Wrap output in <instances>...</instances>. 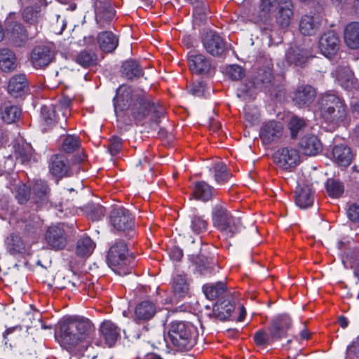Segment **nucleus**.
<instances>
[{
	"label": "nucleus",
	"mask_w": 359,
	"mask_h": 359,
	"mask_svg": "<svg viewBox=\"0 0 359 359\" xmlns=\"http://www.w3.org/2000/svg\"><path fill=\"white\" fill-rule=\"evenodd\" d=\"M115 114L119 121L128 125L136 124L143 121L150 111L157 117L163 114L161 111L142 91H133L127 86H120L114 99Z\"/></svg>",
	"instance_id": "1"
},
{
	"label": "nucleus",
	"mask_w": 359,
	"mask_h": 359,
	"mask_svg": "<svg viewBox=\"0 0 359 359\" xmlns=\"http://www.w3.org/2000/svg\"><path fill=\"white\" fill-rule=\"evenodd\" d=\"M133 259L128 254L127 245L123 241H118L109 250L107 260L108 265L115 273L125 276L131 272V268L128 266Z\"/></svg>",
	"instance_id": "2"
},
{
	"label": "nucleus",
	"mask_w": 359,
	"mask_h": 359,
	"mask_svg": "<svg viewBox=\"0 0 359 359\" xmlns=\"http://www.w3.org/2000/svg\"><path fill=\"white\" fill-rule=\"evenodd\" d=\"M194 328L188 323L173 321L170 323L168 337L170 342L180 350H189L194 343Z\"/></svg>",
	"instance_id": "3"
},
{
	"label": "nucleus",
	"mask_w": 359,
	"mask_h": 359,
	"mask_svg": "<svg viewBox=\"0 0 359 359\" xmlns=\"http://www.w3.org/2000/svg\"><path fill=\"white\" fill-rule=\"evenodd\" d=\"M274 161L280 168L291 172L300 163L301 158L296 149L287 147L274 154Z\"/></svg>",
	"instance_id": "4"
},
{
	"label": "nucleus",
	"mask_w": 359,
	"mask_h": 359,
	"mask_svg": "<svg viewBox=\"0 0 359 359\" xmlns=\"http://www.w3.org/2000/svg\"><path fill=\"white\" fill-rule=\"evenodd\" d=\"M66 330L72 332L78 331L76 339L86 344H89L95 335L93 324L85 318H71L70 325Z\"/></svg>",
	"instance_id": "5"
},
{
	"label": "nucleus",
	"mask_w": 359,
	"mask_h": 359,
	"mask_svg": "<svg viewBox=\"0 0 359 359\" xmlns=\"http://www.w3.org/2000/svg\"><path fill=\"white\" fill-rule=\"evenodd\" d=\"M201 41L205 50L212 56H221L226 51V44L224 40L215 31L205 32L201 36Z\"/></svg>",
	"instance_id": "6"
},
{
	"label": "nucleus",
	"mask_w": 359,
	"mask_h": 359,
	"mask_svg": "<svg viewBox=\"0 0 359 359\" xmlns=\"http://www.w3.org/2000/svg\"><path fill=\"white\" fill-rule=\"evenodd\" d=\"M45 240L51 249H63L67 244V236L63 226L61 224L49 226L45 233Z\"/></svg>",
	"instance_id": "7"
},
{
	"label": "nucleus",
	"mask_w": 359,
	"mask_h": 359,
	"mask_svg": "<svg viewBox=\"0 0 359 359\" xmlns=\"http://www.w3.org/2000/svg\"><path fill=\"white\" fill-rule=\"evenodd\" d=\"M110 222L118 231L130 230L134 226L133 216L128 210L123 207L115 208L111 211Z\"/></svg>",
	"instance_id": "8"
},
{
	"label": "nucleus",
	"mask_w": 359,
	"mask_h": 359,
	"mask_svg": "<svg viewBox=\"0 0 359 359\" xmlns=\"http://www.w3.org/2000/svg\"><path fill=\"white\" fill-rule=\"evenodd\" d=\"M54 53L47 46H39L33 48L30 53V62L35 69H42L54 59Z\"/></svg>",
	"instance_id": "9"
},
{
	"label": "nucleus",
	"mask_w": 359,
	"mask_h": 359,
	"mask_svg": "<svg viewBox=\"0 0 359 359\" xmlns=\"http://www.w3.org/2000/svg\"><path fill=\"white\" fill-rule=\"evenodd\" d=\"M339 39L337 34L332 31L324 33L318 41L320 53L326 57L334 56L339 50Z\"/></svg>",
	"instance_id": "10"
},
{
	"label": "nucleus",
	"mask_w": 359,
	"mask_h": 359,
	"mask_svg": "<svg viewBox=\"0 0 359 359\" xmlns=\"http://www.w3.org/2000/svg\"><path fill=\"white\" fill-rule=\"evenodd\" d=\"M283 126L281 122L270 121L261 128L259 136L264 144H271L278 140L283 134Z\"/></svg>",
	"instance_id": "11"
},
{
	"label": "nucleus",
	"mask_w": 359,
	"mask_h": 359,
	"mask_svg": "<svg viewBox=\"0 0 359 359\" xmlns=\"http://www.w3.org/2000/svg\"><path fill=\"white\" fill-rule=\"evenodd\" d=\"M94 6L97 23L104 28L114 17V11L107 0H95Z\"/></svg>",
	"instance_id": "12"
},
{
	"label": "nucleus",
	"mask_w": 359,
	"mask_h": 359,
	"mask_svg": "<svg viewBox=\"0 0 359 359\" xmlns=\"http://www.w3.org/2000/svg\"><path fill=\"white\" fill-rule=\"evenodd\" d=\"M290 322V318L287 315H280L272 320L269 331L273 341L287 336Z\"/></svg>",
	"instance_id": "13"
},
{
	"label": "nucleus",
	"mask_w": 359,
	"mask_h": 359,
	"mask_svg": "<svg viewBox=\"0 0 359 359\" xmlns=\"http://www.w3.org/2000/svg\"><path fill=\"white\" fill-rule=\"evenodd\" d=\"M6 37L14 46H22L29 39L28 34L24 27L18 22H13L8 25Z\"/></svg>",
	"instance_id": "14"
},
{
	"label": "nucleus",
	"mask_w": 359,
	"mask_h": 359,
	"mask_svg": "<svg viewBox=\"0 0 359 359\" xmlns=\"http://www.w3.org/2000/svg\"><path fill=\"white\" fill-rule=\"evenodd\" d=\"M322 16L319 13L306 14L299 21V31L306 36L315 34L320 29Z\"/></svg>",
	"instance_id": "15"
},
{
	"label": "nucleus",
	"mask_w": 359,
	"mask_h": 359,
	"mask_svg": "<svg viewBox=\"0 0 359 359\" xmlns=\"http://www.w3.org/2000/svg\"><path fill=\"white\" fill-rule=\"evenodd\" d=\"M316 96V90L311 86H302L298 87L293 96L294 104L302 108L309 106L315 100Z\"/></svg>",
	"instance_id": "16"
},
{
	"label": "nucleus",
	"mask_w": 359,
	"mask_h": 359,
	"mask_svg": "<svg viewBox=\"0 0 359 359\" xmlns=\"http://www.w3.org/2000/svg\"><path fill=\"white\" fill-rule=\"evenodd\" d=\"M120 332L121 329L110 320H104L100 327V336L109 347L116 344L120 337Z\"/></svg>",
	"instance_id": "17"
},
{
	"label": "nucleus",
	"mask_w": 359,
	"mask_h": 359,
	"mask_svg": "<svg viewBox=\"0 0 359 359\" xmlns=\"http://www.w3.org/2000/svg\"><path fill=\"white\" fill-rule=\"evenodd\" d=\"M9 94L14 97H22L28 91V81L23 74L14 75L8 86Z\"/></svg>",
	"instance_id": "18"
},
{
	"label": "nucleus",
	"mask_w": 359,
	"mask_h": 359,
	"mask_svg": "<svg viewBox=\"0 0 359 359\" xmlns=\"http://www.w3.org/2000/svg\"><path fill=\"white\" fill-rule=\"evenodd\" d=\"M299 146L303 154L306 156H316L323 149L322 143L314 135H306L300 140Z\"/></svg>",
	"instance_id": "19"
},
{
	"label": "nucleus",
	"mask_w": 359,
	"mask_h": 359,
	"mask_svg": "<svg viewBox=\"0 0 359 359\" xmlns=\"http://www.w3.org/2000/svg\"><path fill=\"white\" fill-rule=\"evenodd\" d=\"M50 172L59 179L68 175L69 164L65 157L60 154L51 156L49 163Z\"/></svg>",
	"instance_id": "20"
},
{
	"label": "nucleus",
	"mask_w": 359,
	"mask_h": 359,
	"mask_svg": "<svg viewBox=\"0 0 359 359\" xmlns=\"http://www.w3.org/2000/svg\"><path fill=\"white\" fill-rule=\"evenodd\" d=\"M293 16V4L291 0H281L278 4L276 22L281 27H287Z\"/></svg>",
	"instance_id": "21"
},
{
	"label": "nucleus",
	"mask_w": 359,
	"mask_h": 359,
	"mask_svg": "<svg viewBox=\"0 0 359 359\" xmlns=\"http://www.w3.org/2000/svg\"><path fill=\"white\" fill-rule=\"evenodd\" d=\"M97 41L100 50L107 53H112L118 45V37L108 31L99 33Z\"/></svg>",
	"instance_id": "22"
},
{
	"label": "nucleus",
	"mask_w": 359,
	"mask_h": 359,
	"mask_svg": "<svg viewBox=\"0 0 359 359\" xmlns=\"http://www.w3.org/2000/svg\"><path fill=\"white\" fill-rule=\"evenodd\" d=\"M156 313V307L152 302L142 301L135 307V319L137 322L147 321L151 319Z\"/></svg>",
	"instance_id": "23"
},
{
	"label": "nucleus",
	"mask_w": 359,
	"mask_h": 359,
	"mask_svg": "<svg viewBox=\"0 0 359 359\" xmlns=\"http://www.w3.org/2000/svg\"><path fill=\"white\" fill-rule=\"evenodd\" d=\"M314 201L313 192L309 185L299 186L295 191V203L302 209L311 207Z\"/></svg>",
	"instance_id": "24"
},
{
	"label": "nucleus",
	"mask_w": 359,
	"mask_h": 359,
	"mask_svg": "<svg viewBox=\"0 0 359 359\" xmlns=\"http://www.w3.org/2000/svg\"><path fill=\"white\" fill-rule=\"evenodd\" d=\"M344 38L346 46L351 49L359 48V22L348 23L344 31Z\"/></svg>",
	"instance_id": "25"
},
{
	"label": "nucleus",
	"mask_w": 359,
	"mask_h": 359,
	"mask_svg": "<svg viewBox=\"0 0 359 359\" xmlns=\"http://www.w3.org/2000/svg\"><path fill=\"white\" fill-rule=\"evenodd\" d=\"M332 157L339 165L347 167L352 161L353 154L348 147L341 144L334 147Z\"/></svg>",
	"instance_id": "26"
},
{
	"label": "nucleus",
	"mask_w": 359,
	"mask_h": 359,
	"mask_svg": "<svg viewBox=\"0 0 359 359\" xmlns=\"http://www.w3.org/2000/svg\"><path fill=\"white\" fill-rule=\"evenodd\" d=\"M18 66L17 57L11 49L4 48L0 50V69L4 72L14 71Z\"/></svg>",
	"instance_id": "27"
},
{
	"label": "nucleus",
	"mask_w": 359,
	"mask_h": 359,
	"mask_svg": "<svg viewBox=\"0 0 359 359\" xmlns=\"http://www.w3.org/2000/svg\"><path fill=\"white\" fill-rule=\"evenodd\" d=\"M0 114L4 122L12 123L20 116L21 109L10 101H5L0 107Z\"/></svg>",
	"instance_id": "28"
},
{
	"label": "nucleus",
	"mask_w": 359,
	"mask_h": 359,
	"mask_svg": "<svg viewBox=\"0 0 359 359\" xmlns=\"http://www.w3.org/2000/svg\"><path fill=\"white\" fill-rule=\"evenodd\" d=\"M70 325V318L64 320L60 325V336L62 344L67 348H71L81 343V339H77L78 331H69L66 328Z\"/></svg>",
	"instance_id": "29"
},
{
	"label": "nucleus",
	"mask_w": 359,
	"mask_h": 359,
	"mask_svg": "<svg viewBox=\"0 0 359 359\" xmlns=\"http://www.w3.org/2000/svg\"><path fill=\"white\" fill-rule=\"evenodd\" d=\"M234 309V304L230 300H219L213 307V314L216 318L225 320L231 316Z\"/></svg>",
	"instance_id": "30"
},
{
	"label": "nucleus",
	"mask_w": 359,
	"mask_h": 359,
	"mask_svg": "<svg viewBox=\"0 0 359 359\" xmlns=\"http://www.w3.org/2000/svg\"><path fill=\"white\" fill-rule=\"evenodd\" d=\"M189 67L193 73L198 74L209 70L210 62L201 54H191L189 57Z\"/></svg>",
	"instance_id": "31"
},
{
	"label": "nucleus",
	"mask_w": 359,
	"mask_h": 359,
	"mask_svg": "<svg viewBox=\"0 0 359 359\" xmlns=\"http://www.w3.org/2000/svg\"><path fill=\"white\" fill-rule=\"evenodd\" d=\"M309 52L299 47H291L286 53V59L288 62L295 66H302L305 64L309 58Z\"/></svg>",
	"instance_id": "32"
},
{
	"label": "nucleus",
	"mask_w": 359,
	"mask_h": 359,
	"mask_svg": "<svg viewBox=\"0 0 359 359\" xmlns=\"http://www.w3.org/2000/svg\"><path fill=\"white\" fill-rule=\"evenodd\" d=\"M172 288L173 296L176 299L184 298L189 292V284L187 278L181 274L174 276Z\"/></svg>",
	"instance_id": "33"
},
{
	"label": "nucleus",
	"mask_w": 359,
	"mask_h": 359,
	"mask_svg": "<svg viewBox=\"0 0 359 359\" xmlns=\"http://www.w3.org/2000/svg\"><path fill=\"white\" fill-rule=\"evenodd\" d=\"M320 113L321 116L326 121L334 123L343 121L346 116V111L344 104H339L337 107H330V109H328L326 114L323 111H320Z\"/></svg>",
	"instance_id": "34"
},
{
	"label": "nucleus",
	"mask_w": 359,
	"mask_h": 359,
	"mask_svg": "<svg viewBox=\"0 0 359 359\" xmlns=\"http://www.w3.org/2000/svg\"><path fill=\"white\" fill-rule=\"evenodd\" d=\"M74 60L82 67L88 68L97 65V55L92 50L84 49L77 53Z\"/></svg>",
	"instance_id": "35"
},
{
	"label": "nucleus",
	"mask_w": 359,
	"mask_h": 359,
	"mask_svg": "<svg viewBox=\"0 0 359 359\" xmlns=\"http://www.w3.org/2000/svg\"><path fill=\"white\" fill-rule=\"evenodd\" d=\"M212 215L213 224L218 230L222 229L224 224L233 217L226 208L221 205H217L213 208Z\"/></svg>",
	"instance_id": "36"
},
{
	"label": "nucleus",
	"mask_w": 359,
	"mask_h": 359,
	"mask_svg": "<svg viewBox=\"0 0 359 359\" xmlns=\"http://www.w3.org/2000/svg\"><path fill=\"white\" fill-rule=\"evenodd\" d=\"M335 76L340 85L349 90L355 83L353 73L348 67H339L335 72Z\"/></svg>",
	"instance_id": "37"
},
{
	"label": "nucleus",
	"mask_w": 359,
	"mask_h": 359,
	"mask_svg": "<svg viewBox=\"0 0 359 359\" xmlns=\"http://www.w3.org/2000/svg\"><path fill=\"white\" fill-rule=\"evenodd\" d=\"M95 247V243L88 236H83L76 243V253L81 257H88L92 254Z\"/></svg>",
	"instance_id": "38"
},
{
	"label": "nucleus",
	"mask_w": 359,
	"mask_h": 359,
	"mask_svg": "<svg viewBox=\"0 0 359 359\" xmlns=\"http://www.w3.org/2000/svg\"><path fill=\"white\" fill-rule=\"evenodd\" d=\"M32 191L36 203L48 201L50 189L46 182L41 180H36L33 184Z\"/></svg>",
	"instance_id": "39"
},
{
	"label": "nucleus",
	"mask_w": 359,
	"mask_h": 359,
	"mask_svg": "<svg viewBox=\"0 0 359 359\" xmlns=\"http://www.w3.org/2000/svg\"><path fill=\"white\" fill-rule=\"evenodd\" d=\"M213 188L204 181L195 184L193 194L196 199L208 201L212 196Z\"/></svg>",
	"instance_id": "40"
},
{
	"label": "nucleus",
	"mask_w": 359,
	"mask_h": 359,
	"mask_svg": "<svg viewBox=\"0 0 359 359\" xmlns=\"http://www.w3.org/2000/svg\"><path fill=\"white\" fill-rule=\"evenodd\" d=\"M242 229V223L238 217H232L226 222L220 231L227 238H232L239 233Z\"/></svg>",
	"instance_id": "41"
},
{
	"label": "nucleus",
	"mask_w": 359,
	"mask_h": 359,
	"mask_svg": "<svg viewBox=\"0 0 359 359\" xmlns=\"http://www.w3.org/2000/svg\"><path fill=\"white\" fill-rule=\"evenodd\" d=\"M339 104H344L342 101L335 95L326 93L321 96L318 102V109L325 114L330 109V107H337Z\"/></svg>",
	"instance_id": "42"
},
{
	"label": "nucleus",
	"mask_w": 359,
	"mask_h": 359,
	"mask_svg": "<svg viewBox=\"0 0 359 359\" xmlns=\"http://www.w3.org/2000/svg\"><path fill=\"white\" fill-rule=\"evenodd\" d=\"M193 20L194 23L201 25L206 22L208 19V8L205 3L196 1L193 5Z\"/></svg>",
	"instance_id": "43"
},
{
	"label": "nucleus",
	"mask_w": 359,
	"mask_h": 359,
	"mask_svg": "<svg viewBox=\"0 0 359 359\" xmlns=\"http://www.w3.org/2000/svg\"><path fill=\"white\" fill-rule=\"evenodd\" d=\"M57 111L53 106H43L41 107V118L45 126L44 129L53 126L58 120Z\"/></svg>",
	"instance_id": "44"
},
{
	"label": "nucleus",
	"mask_w": 359,
	"mask_h": 359,
	"mask_svg": "<svg viewBox=\"0 0 359 359\" xmlns=\"http://www.w3.org/2000/svg\"><path fill=\"white\" fill-rule=\"evenodd\" d=\"M226 287L223 282H217L215 284H206L203 287L205 297L209 299H215L222 295Z\"/></svg>",
	"instance_id": "45"
},
{
	"label": "nucleus",
	"mask_w": 359,
	"mask_h": 359,
	"mask_svg": "<svg viewBox=\"0 0 359 359\" xmlns=\"http://www.w3.org/2000/svg\"><path fill=\"white\" fill-rule=\"evenodd\" d=\"M123 74L129 79H133L142 75V70L139 64L134 60L126 61L122 66Z\"/></svg>",
	"instance_id": "46"
},
{
	"label": "nucleus",
	"mask_w": 359,
	"mask_h": 359,
	"mask_svg": "<svg viewBox=\"0 0 359 359\" xmlns=\"http://www.w3.org/2000/svg\"><path fill=\"white\" fill-rule=\"evenodd\" d=\"M215 180L217 183L223 184L231 177L228 172L226 165L222 162L215 163L212 168Z\"/></svg>",
	"instance_id": "47"
},
{
	"label": "nucleus",
	"mask_w": 359,
	"mask_h": 359,
	"mask_svg": "<svg viewBox=\"0 0 359 359\" xmlns=\"http://www.w3.org/2000/svg\"><path fill=\"white\" fill-rule=\"evenodd\" d=\"M306 121L298 116H292L288 122V128L292 139H297L299 133L306 127Z\"/></svg>",
	"instance_id": "48"
},
{
	"label": "nucleus",
	"mask_w": 359,
	"mask_h": 359,
	"mask_svg": "<svg viewBox=\"0 0 359 359\" xmlns=\"http://www.w3.org/2000/svg\"><path fill=\"white\" fill-rule=\"evenodd\" d=\"M327 192L332 198H339L344 191L343 184L334 179H328L326 182Z\"/></svg>",
	"instance_id": "49"
},
{
	"label": "nucleus",
	"mask_w": 359,
	"mask_h": 359,
	"mask_svg": "<svg viewBox=\"0 0 359 359\" xmlns=\"http://www.w3.org/2000/svg\"><path fill=\"white\" fill-rule=\"evenodd\" d=\"M273 75L270 69L260 70L255 79V85L257 88L267 87L271 82Z\"/></svg>",
	"instance_id": "50"
},
{
	"label": "nucleus",
	"mask_w": 359,
	"mask_h": 359,
	"mask_svg": "<svg viewBox=\"0 0 359 359\" xmlns=\"http://www.w3.org/2000/svg\"><path fill=\"white\" fill-rule=\"evenodd\" d=\"M15 152L16 157L20 158L22 163L29 161L32 154V148L31 145L25 143L18 144L15 147Z\"/></svg>",
	"instance_id": "51"
},
{
	"label": "nucleus",
	"mask_w": 359,
	"mask_h": 359,
	"mask_svg": "<svg viewBox=\"0 0 359 359\" xmlns=\"http://www.w3.org/2000/svg\"><path fill=\"white\" fill-rule=\"evenodd\" d=\"M80 146V141L78 137L67 135L65 137L62 143V150L67 153H72Z\"/></svg>",
	"instance_id": "52"
},
{
	"label": "nucleus",
	"mask_w": 359,
	"mask_h": 359,
	"mask_svg": "<svg viewBox=\"0 0 359 359\" xmlns=\"http://www.w3.org/2000/svg\"><path fill=\"white\" fill-rule=\"evenodd\" d=\"M226 76L233 81H238L245 75L244 69L238 65H231L226 68Z\"/></svg>",
	"instance_id": "53"
},
{
	"label": "nucleus",
	"mask_w": 359,
	"mask_h": 359,
	"mask_svg": "<svg viewBox=\"0 0 359 359\" xmlns=\"http://www.w3.org/2000/svg\"><path fill=\"white\" fill-rule=\"evenodd\" d=\"M254 340L255 344L259 346H265L271 344L273 340L272 339L270 333L268 334L264 330H259L254 335Z\"/></svg>",
	"instance_id": "54"
},
{
	"label": "nucleus",
	"mask_w": 359,
	"mask_h": 359,
	"mask_svg": "<svg viewBox=\"0 0 359 359\" xmlns=\"http://www.w3.org/2000/svg\"><path fill=\"white\" fill-rule=\"evenodd\" d=\"M207 222L201 217L195 215L191 218V227L194 232L200 233L207 229Z\"/></svg>",
	"instance_id": "55"
},
{
	"label": "nucleus",
	"mask_w": 359,
	"mask_h": 359,
	"mask_svg": "<svg viewBox=\"0 0 359 359\" xmlns=\"http://www.w3.org/2000/svg\"><path fill=\"white\" fill-rule=\"evenodd\" d=\"M88 214L92 220H99L105 215V209L99 204H93L88 207Z\"/></svg>",
	"instance_id": "56"
},
{
	"label": "nucleus",
	"mask_w": 359,
	"mask_h": 359,
	"mask_svg": "<svg viewBox=\"0 0 359 359\" xmlns=\"http://www.w3.org/2000/svg\"><path fill=\"white\" fill-rule=\"evenodd\" d=\"M30 189L25 184H22L16 187V198L19 203H24L27 202L29 198Z\"/></svg>",
	"instance_id": "57"
},
{
	"label": "nucleus",
	"mask_w": 359,
	"mask_h": 359,
	"mask_svg": "<svg viewBox=\"0 0 359 359\" xmlns=\"http://www.w3.org/2000/svg\"><path fill=\"white\" fill-rule=\"evenodd\" d=\"M23 18L25 21L32 24H38L39 20V13L32 8H26L23 11Z\"/></svg>",
	"instance_id": "58"
},
{
	"label": "nucleus",
	"mask_w": 359,
	"mask_h": 359,
	"mask_svg": "<svg viewBox=\"0 0 359 359\" xmlns=\"http://www.w3.org/2000/svg\"><path fill=\"white\" fill-rule=\"evenodd\" d=\"M348 218L353 222H359V204L353 203L346 210Z\"/></svg>",
	"instance_id": "59"
},
{
	"label": "nucleus",
	"mask_w": 359,
	"mask_h": 359,
	"mask_svg": "<svg viewBox=\"0 0 359 359\" xmlns=\"http://www.w3.org/2000/svg\"><path fill=\"white\" fill-rule=\"evenodd\" d=\"M122 147V140L120 137L114 136L110 140L109 151L111 155H116Z\"/></svg>",
	"instance_id": "60"
},
{
	"label": "nucleus",
	"mask_w": 359,
	"mask_h": 359,
	"mask_svg": "<svg viewBox=\"0 0 359 359\" xmlns=\"http://www.w3.org/2000/svg\"><path fill=\"white\" fill-rule=\"evenodd\" d=\"M205 84L202 81H198L193 83L190 93L194 96L201 97L205 95Z\"/></svg>",
	"instance_id": "61"
},
{
	"label": "nucleus",
	"mask_w": 359,
	"mask_h": 359,
	"mask_svg": "<svg viewBox=\"0 0 359 359\" xmlns=\"http://www.w3.org/2000/svg\"><path fill=\"white\" fill-rule=\"evenodd\" d=\"M71 104L72 100L69 97H63L60 100L59 103L53 107L54 108H56L57 111H60L64 109L65 111H62V115L65 116H66L67 110L70 107Z\"/></svg>",
	"instance_id": "62"
},
{
	"label": "nucleus",
	"mask_w": 359,
	"mask_h": 359,
	"mask_svg": "<svg viewBox=\"0 0 359 359\" xmlns=\"http://www.w3.org/2000/svg\"><path fill=\"white\" fill-rule=\"evenodd\" d=\"M346 359H352L351 355L359 358V337L353 344L347 348Z\"/></svg>",
	"instance_id": "63"
},
{
	"label": "nucleus",
	"mask_w": 359,
	"mask_h": 359,
	"mask_svg": "<svg viewBox=\"0 0 359 359\" xmlns=\"http://www.w3.org/2000/svg\"><path fill=\"white\" fill-rule=\"evenodd\" d=\"M55 284L56 287L59 289H65L69 287H74L75 284L70 280H65L64 277H62L60 275H58L55 280Z\"/></svg>",
	"instance_id": "64"
}]
</instances>
